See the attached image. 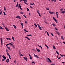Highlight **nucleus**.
<instances>
[{"label":"nucleus","mask_w":65,"mask_h":65,"mask_svg":"<svg viewBox=\"0 0 65 65\" xmlns=\"http://www.w3.org/2000/svg\"><path fill=\"white\" fill-rule=\"evenodd\" d=\"M34 54L35 58H38H38H39V57H38V56L37 55H36Z\"/></svg>","instance_id":"1"},{"label":"nucleus","mask_w":65,"mask_h":65,"mask_svg":"<svg viewBox=\"0 0 65 65\" xmlns=\"http://www.w3.org/2000/svg\"><path fill=\"white\" fill-rule=\"evenodd\" d=\"M53 19H54V20L56 22V23H58L57 20L55 18L53 17Z\"/></svg>","instance_id":"2"},{"label":"nucleus","mask_w":65,"mask_h":65,"mask_svg":"<svg viewBox=\"0 0 65 65\" xmlns=\"http://www.w3.org/2000/svg\"><path fill=\"white\" fill-rule=\"evenodd\" d=\"M16 18L17 19H21V17H20V16L19 15H18L17 16Z\"/></svg>","instance_id":"3"},{"label":"nucleus","mask_w":65,"mask_h":65,"mask_svg":"<svg viewBox=\"0 0 65 65\" xmlns=\"http://www.w3.org/2000/svg\"><path fill=\"white\" fill-rule=\"evenodd\" d=\"M2 57L4 58V60H6V57H5V56L4 55H3L2 56Z\"/></svg>","instance_id":"4"},{"label":"nucleus","mask_w":65,"mask_h":65,"mask_svg":"<svg viewBox=\"0 0 65 65\" xmlns=\"http://www.w3.org/2000/svg\"><path fill=\"white\" fill-rule=\"evenodd\" d=\"M6 62L7 63H8V62H9V59H7L6 60Z\"/></svg>","instance_id":"5"},{"label":"nucleus","mask_w":65,"mask_h":65,"mask_svg":"<svg viewBox=\"0 0 65 65\" xmlns=\"http://www.w3.org/2000/svg\"><path fill=\"white\" fill-rule=\"evenodd\" d=\"M19 8H20V9L21 10H23V9H22V7H21V5H20V4H19Z\"/></svg>","instance_id":"6"},{"label":"nucleus","mask_w":65,"mask_h":65,"mask_svg":"<svg viewBox=\"0 0 65 65\" xmlns=\"http://www.w3.org/2000/svg\"><path fill=\"white\" fill-rule=\"evenodd\" d=\"M49 13H50V14H54V12H51V11H49Z\"/></svg>","instance_id":"7"},{"label":"nucleus","mask_w":65,"mask_h":65,"mask_svg":"<svg viewBox=\"0 0 65 65\" xmlns=\"http://www.w3.org/2000/svg\"><path fill=\"white\" fill-rule=\"evenodd\" d=\"M5 29L6 31H9V30L7 28V27H5Z\"/></svg>","instance_id":"8"},{"label":"nucleus","mask_w":65,"mask_h":65,"mask_svg":"<svg viewBox=\"0 0 65 65\" xmlns=\"http://www.w3.org/2000/svg\"><path fill=\"white\" fill-rule=\"evenodd\" d=\"M6 38V39H7V40H11V39H10L9 38Z\"/></svg>","instance_id":"9"},{"label":"nucleus","mask_w":65,"mask_h":65,"mask_svg":"<svg viewBox=\"0 0 65 65\" xmlns=\"http://www.w3.org/2000/svg\"><path fill=\"white\" fill-rule=\"evenodd\" d=\"M53 47L54 49V50H56V48L55 46L54 45L53 46Z\"/></svg>","instance_id":"10"},{"label":"nucleus","mask_w":65,"mask_h":65,"mask_svg":"<svg viewBox=\"0 0 65 65\" xmlns=\"http://www.w3.org/2000/svg\"><path fill=\"white\" fill-rule=\"evenodd\" d=\"M13 26L14 28V29H16L17 28V27L15 25H13Z\"/></svg>","instance_id":"11"},{"label":"nucleus","mask_w":65,"mask_h":65,"mask_svg":"<svg viewBox=\"0 0 65 65\" xmlns=\"http://www.w3.org/2000/svg\"><path fill=\"white\" fill-rule=\"evenodd\" d=\"M7 48H8V49H9V50L10 51V47L7 46Z\"/></svg>","instance_id":"12"},{"label":"nucleus","mask_w":65,"mask_h":65,"mask_svg":"<svg viewBox=\"0 0 65 65\" xmlns=\"http://www.w3.org/2000/svg\"><path fill=\"white\" fill-rule=\"evenodd\" d=\"M52 25L54 26V27H56V25H55V24H54V23H53L52 24Z\"/></svg>","instance_id":"13"},{"label":"nucleus","mask_w":65,"mask_h":65,"mask_svg":"<svg viewBox=\"0 0 65 65\" xmlns=\"http://www.w3.org/2000/svg\"><path fill=\"white\" fill-rule=\"evenodd\" d=\"M25 38H27V39L28 40H30V39L29 38L27 37H25Z\"/></svg>","instance_id":"14"},{"label":"nucleus","mask_w":65,"mask_h":65,"mask_svg":"<svg viewBox=\"0 0 65 65\" xmlns=\"http://www.w3.org/2000/svg\"><path fill=\"white\" fill-rule=\"evenodd\" d=\"M48 60L50 62H52V61H51V60H50V59H49V58H48Z\"/></svg>","instance_id":"15"},{"label":"nucleus","mask_w":65,"mask_h":65,"mask_svg":"<svg viewBox=\"0 0 65 65\" xmlns=\"http://www.w3.org/2000/svg\"><path fill=\"white\" fill-rule=\"evenodd\" d=\"M12 39L13 40V41H14L15 40H14V37H12Z\"/></svg>","instance_id":"16"},{"label":"nucleus","mask_w":65,"mask_h":65,"mask_svg":"<svg viewBox=\"0 0 65 65\" xmlns=\"http://www.w3.org/2000/svg\"><path fill=\"white\" fill-rule=\"evenodd\" d=\"M61 13H65V11H61Z\"/></svg>","instance_id":"17"},{"label":"nucleus","mask_w":65,"mask_h":65,"mask_svg":"<svg viewBox=\"0 0 65 65\" xmlns=\"http://www.w3.org/2000/svg\"><path fill=\"white\" fill-rule=\"evenodd\" d=\"M37 51L38 52H40V50H39V49H37Z\"/></svg>","instance_id":"18"},{"label":"nucleus","mask_w":65,"mask_h":65,"mask_svg":"<svg viewBox=\"0 0 65 65\" xmlns=\"http://www.w3.org/2000/svg\"><path fill=\"white\" fill-rule=\"evenodd\" d=\"M11 45L12 46V47H13V48H15V47H14V45H13L12 44V45Z\"/></svg>","instance_id":"19"},{"label":"nucleus","mask_w":65,"mask_h":65,"mask_svg":"<svg viewBox=\"0 0 65 65\" xmlns=\"http://www.w3.org/2000/svg\"><path fill=\"white\" fill-rule=\"evenodd\" d=\"M27 36H32V35H31H31L27 34Z\"/></svg>","instance_id":"20"},{"label":"nucleus","mask_w":65,"mask_h":65,"mask_svg":"<svg viewBox=\"0 0 65 65\" xmlns=\"http://www.w3.org/2000/svg\"><path fill=\"white\" fill-rule=\"evenodd\" d=\"M30 5H35V4L34 3H33V4H31V3L30 4Z\"/></svg>","instance_id":"21"},{"label":"nucleus","mask_w":65,"mask_h":65,"mask_svg":"<svg viewBox=\"0 0 65 65\" xmlns=\"http://www.w3.org/2000/svg\"><path fill=\"white\" fill-rule=\"evenodd\" d=\"M24 30L25 31V32H28V31H27L25 29H24Z\"/></svg>","instance_id":"22"},{"label":"nucleus","mask_w":65,"mask_h":65,"mask_svg":"<svg viewBox=\"0 0 65 65\" xmlns=\"http://www.w3.org/2000/svg\"><path fill=\"white\" fill-rule=\"evenodd\" d=\"M34 25L35 26V27H37V25H36V23H35Z\"/></svg>","instance_id":"23"},{"label":"nucleus","mask_w":65,"mask_h":65,"mask_svg":"<svg viewBox=\"0 0 65 65\" xmlns=\"http://www.w3.org/2000/svg\"><path fill=\"white\" fill-rule=\"evenodd\" d=\"M37 12L38 13V14L39 13V10H37Z\"/></svg>","instance_id":"24"},{"label":"nucleus","mask_w":65,"mask_h":65,"mask_svg":"<svg viewBox=\"0 0 65 65\" xmlns=\"http://www.w3.org/2000/svg\"><path fill=\"white\" fill-rule=\"evenodd\" d=\"M23 58L24 59H25V60H27V57H23Z\"/></svg>","instance_id":"25"},{"label":"nucleus","mask_w":65,"mask_h":65,"mask_svg":"<svg viewBox=\"0 0 65 65\" xmlns=\"http://www.w3.org/2000/svg\"><path fill=\"white\" fill-rule=\"evenodd\" d=\"M20 13L21 14H23L24 13V12H22V11L20 12Z\"/></svg>","instance_id":"26"},{"label":"nucleus","mask_w":65,"mask_h":65,"mask_svg":"<svg viewBox=\"0 0 65 65\" xmlns=\"http://www.w3.org/2000/svg\"><path fill=\"white\" fill-rule=\"evenodd\" d=\"M0 29H1L3 30V28H2V26H0Z\"/></svg>","instance_id":"27"},{"label":"nucleus","mask_w":65,"mask_h":65,"mask_svg":"<svg viewBox=\"0 0 65 65\" xmlns=\"http://www.w3.org/2000/svg\"><path fill=\"white\" fill-rule=\"evenodd\" d=\"M51 35H52V36H54V35H53V33H51Z\"/></svg>","instance_id":"28"},{"label":"nucleus","mask_w":65,"mask_h":65,"mask_svg":"<svg viewBox=\"0 0 65 65\" xmlns=\"http://www.w3.org/2000/svg\"><path fill=\"white\" fill-rule=\"evenodd\" d=\"M56 53L58 55H59V52H58L57 51H56Z\"/></svg>","instance_id":"29"},{"label":"nucleus","mask_w":65,"mask_h":65,"mask_svg":"<svg viewBox=\"0 0 65 65\" xmlns=\"http://www.w3.org/2000/svg\"><path fill=\"white\" fill-rule=\"evenodd\" d=\"M37 26H38V28H39L40 27V25H39L38 24H37Z\"/></svg>","instance_id":"30"},{"label":"nucleus","mask_w":65,"mask_h":65,"mask_svg":"<svg viewBox=\"0 0 65 65\" xmlns=\"http://www.w3.org/2000/svg\"><path fill=\"white\" fill-rule=\"evenodd\" d=\"M61 39H63L64 38H63V36H62L61 37Z\"/></svg>","instance_id":"31"},{"label":"nucleus","mask_w":65,"mask_h":65,"mask_svg":"<svg viewBox=\"0 0 65 65\" xmlns=\"http://www.w3.org/2000/svg\"><path fill=\"white\" fill-rule=\"evenodd\" d=\"M4 10L5 11V10H6V8L5 7V6H4Z\"/></svg>","instance_id":"32"},{"label":"nucleus","mask_w":65,"mask_h":65,"mask_svg":"<svg viewBox=\"0 0 65 65\" xmlns=\"http://www.w3.org/2000/svg\"><path fill=\"white\" fill-rule=\"evenodd\" d=\"M45 23V24H46L47 25V24H48L47 23V22H46V21H44Z\"/></svg>","instance_id":"33"},{"label":"nucleus","mask_w":65,"mask_h":65,"mask_svg":"<svg viewBox=\"0 0 65 65\" xmlns=\"http://www.w3.org/2000/svg\"><path fill=\"white\" fill-rule=\"evenodd\" d=\"M60 56H61V57H64V56H65L64 55H62V54H60Z\"/></svg>","instance_id":"34"},{"label":"nucleus","mask_w":65,"mask_h":65,"mask_svg":"<svg viewBox=\"0 0 65 65\" xmlns=\"http://www.w3.org/2000/svg\"><path fill=\"white\" fill-rule=\"evenodd\" d=\"M39 29H40L41 30H42V29H41V27H39Z\"/></svg>","instance_id":"35"},{"label":"nucleus","mask_w":65,"mask_h":65,"mask_svg":"<svg viewBox=\"0 0 65 65\" xmlns=\"http://www.w3.org/2000/svg\"><path fill=\"white\" fill-rule=\"evenodd\" d=\"M27 11H29V8H27Z\"/></svg>","instance_id":"36"},{"label":"nucleus","mask_w":65,"mask_h":65,"mask_svg":"<svg viewBox=\"0 0 65 65\" xmlns=\"http://www.w3.org/2000/svg\"><path fill=\"white\" fill-rule=\"evenodd\" d=\"M2 11H1L0 12V15H1L2 14Z\"/></svg>","instance_id":"37"},{"label":"nucleus","mask_w":65,"mask_h":65,"mask_svg":"<svg viewBox=\"0 0 65 65\" xmlns=\"http://www.w3.org/2000/svg\"><path fill=\"white\" fill-rule=\"evenodd\" d=\"M23 16L24 17H25V18H27V17H26V16L25 15H23Z\"/></svg>","instance_id":"38"},{"label":"nucleus","mask_w":65,"mask_h":65,"mask_svg":"<svg viewBox=\"0 0 65 65\" xmlns=\"http://www.w3.org/2000/svg\"><path fill=\"white\" fill-rule=\"evenodd\" d=\"M21 24L22 26H23V23H21Z\"/></svg>","instance_id":"39"},{"label":"nucleus","mask_w":65,"mask_h":65,"mask_svg":"<svg viewBox=\"0 0 65 65\" xmlns=\"http://www.w3.org/2000/svg\"><path fill=\"white\" fill-rule=\"evenodd\" d=\"M57 34H58L59 35H60V33H59V32H57Z\"/></svg>","instance_id":"40"},{"label":"nucleus","mask_w":65,"mask_h":65,"mask_svg":"<svg viewBox=\"0 0 65 65\" xmlns=\"http://www.w3.org/2000/svg\"><path fill=\"white\" fill-rule=\"evenodd\" d=\"M38 45V46L39 47H41V46H39L38 45Z\"/></svg>","instance_id":"41"},{"label":"nucleus","mask_w":65,"mask_h":65,"mask_svg":"<svg viewBox=\"0 0 65 65\" xmlns=\"http://www.w3.org/2000/svg\"><path fill=\"white\" fill-rule=\"evenodd\" d=\"M38 45V46L39 47H41V46H39L38 45Z\"/></svg>","instance_id":"42"},{"label":"nucleus","mask_w":65,"mask_h":65,"mask_svg":"<svg viewBox=\"0 0 65 65\" xmlns=\"http://www.w3.org/2000/svg\"><path fill=\"white\" fill-rule=\"evenodd\" d=\"M4 15H7L6 14H5V12H4Z\"/></svg>","instance_id":"43"},{"label":"nucleus","mask_w":65,"mask_h":65,"mask_svg":"<svg viewBox=\"0 0 65 65\" xmlns=\"http://www.w3.org/2000/svg\"><path fill=\"white\" fill-rule=\"evenodd\" d=\"M46 9L47 10H49V9L48 8H46Z\"/></svg>","instance_id":"44"},{"label":"nucleus","mask_w":65,"mask_h":65,"mask_svg":"<svg viewBox=\"0 0 65 65\" xmlns=\"http://www.w3.org/2000/svg\"><path fill=\"white\" fill-rule=\"evenodd\" d=\"M29 58H30V59L31 60L32 59V57H31V56L29 57Z\"/></svg>","instance_id":"45"},{"label":"nucleus","mask_w":65,"mask_h":65,"mask_svg":"<svg viewBox=\"0 0 65 65\" xmlns=\"http://www.w3.org/2000/svg\"><path fill=\"white\" fill-rule=\"evenodd\" d=\"M47 35H48V36H50V35H49V34H48V32H47Z\"/></svg>","instance_id":"46"},{"label":"nucleus","mask_w":65,"mask_h":65,"mask_svg":"<svg viewBox=\"0 0 65 65\" xmlns=\"http://www.w3.org/2000/svg\"><path fill=\"white\" fill-rule=\"evenodd\" d=\"M7 55L8 56H9V53H8L7 52Z\"/></svg>","instance_id":"47"},{"label":"nucleus","mask_w":65,"mask_h":65,"mask_svg":"<svg viewBox=\"0 0 65 65\" xmlns=\"http://www.w3.org/2000/svg\"><path fill=\"white\" fill-rule=\"evenodd\" d=\"M5 60L4 59H2V61H4Z\"/></svg>","instance_id":"48"},{"label":"nucleus","mask_w":65,"mask_h":65,"mask_svg":"<svg viewBox=\"0 0 65 65\" xmlns=\"http://www.w3.org/2000/svg\"><path fill=\"white\" fill-rule=\"evenodd\" d=\"M39 14V15L40 17H41V15H40V13L39 14Z\"/></svg>","instance_id":"49"},{"label":"nucleus","mask_w":65,"mask_h":65,"mask_svg":"<svg viewBox=\"0 0 65 65\" xmlns=\"http://www.w3.org/2000/svg\"><path fill=\"white\" fill-rule=\"evenodd\" d=\"M8 45H9V44H11V45H12V44L11 43H10L8 44Z\"/></svg>","instance_id":"50"},{"label":"nucleus","mask_w":65,"mask_h":65,"mask_svg":"<svg viewBox=\"0 0 65 65\" xmlns=\"http://www.w3.org/2000/svg\"><path fill=\"white\" fill-rule=\"evenodd\" d=\"M24 3H25V4H26L27 5H28V3H26V2H24Z\"/></svg>","instance_id":"51"},{"label":"nucleus","mask_w":65,"mask_h":65,"mask_svg":"<svg viewBox=\"0 0 65 65\" xmlns=\"http://www.w3.org/2000/svg\"><path fill=\"white\" fill-rule=\"evenodd\" d=\"M9 59H11V58H10V55H9Z\"/></svg>","instance_id":"52"},{"label":"nucleus","mask_w":65,"mask_h":65,"mask_svg":"<svg viewBox=\"0 0 65 65\" xmlns=\"http://www.w3.org/2000/svg\"><path fill=\"white\" fill-rule=\"evenodd\" d=\"M6 52H8V50L7 49H6Z\"/></svg>","instance_id":"53"},{"label":"nucleus","mask_w":65,"mask_h":65,"mask_svg":"<svg viewBox=\"0 0 65 65\" xmlns=\"http://www.w3.org/2000/svg\"><path fill=\"white\" fill-rule=\"evenodd\" d=\"M1 45H2V41H1Z\"/></svg>","instance_id":"54"},{"label":"nucleus","mask_w":65,"mask_h":65,"mask_svg":"<svg viewBox=\"0 0 65 65\" xmlns=\"http://www.w3.org/2000/svg\"><path fill=\"white\" fill-rule=\"evenodd\" d=\"M16 60H15L14 61V63H15V64H16Z\"/></svg>","instance_id":"55"},{"label":"nucleus","mask_w":65,"mask_h":65,"mask_svg":"<svg viewBox=\"0 0 65 65\" xmlns=\"http://www.w3.org/2000/svg\"><path fill=\"white\" fill-rule=\"evenodd\" d=\"M22 56H23V55L22 54H21L20 55L21 57H22Z\"/></svg>","instance_id":"56"},{"label":"nucleus","mask_w":65,"mask_h":65,"mask_svg":"<svg viewBox=\"0 0 65 65\" xmlns=\"http://www.w3.org/2000/svg\"><path fill=\"white\" fill-rule=\"evenodd\" d=\"M0 39H1V41H2V38H0Z\"/></svg>","instance_id":"57"},{"label":"nucleus","mask_w":65,"mask_h":65,"mask_svg":"<svg viewBox=\"0 0 65 65\" xmlns=\"http://www.w3.org/2000/svg\"><path fill=\"white\" fill-rule=\"evenodd\" d=\"M58 59H61V57H58Z\"/></svg>","instance_id":"58"},{"label":"nucleus","mask_w":65,"mask_h":65,"mask_svg":"<svg viewBox=\"0 0 65 65\" xmlns=\"http://www.w3.org/2000/svg\"><path fill=\"white\" fill-rule=\"evenodd\" d=\"M55 30H58V29H57V28H55Z\"/></svg>","instance_id":"59"},{"label":"nucleus","mask_w":65,"mask_h":65,"mask_svg":"<svg viewBox=\"0 0 65 65\" xmlns=\"http://www.w3.org/2000/svg\"><path fill=\"white\" fill-rule=\"evenodd\" d=\"M46 47H47V48L48 49V47L47 46H46Z\"/></svg>","instance_id":"60"},{"label":"nucleus","mask_w":65,"mask_h":65,"mask_svg":"<svg viewBox=\"0 0 65 65\" xmlns=\"http://www.w3.org/2000/svg\"><path fill=\"white\" fill-rule=\"evenodd\" d=\"M2 25H3L4 26V24H3V22L2 23Z\"/></svg>","instance_id":"61"},{"label":"nucleus","mask_w":65,"mask_h":65,"mask_svg":"<svg viewBox=\"0 0 65 65\" xmlns=\"http://www.w3.org/2000/svg\"><path fill=\"white\" fill-rule=\"evenodd\" d=\"M63 9H60V10H61V11L63 10Z\"/></svg>","instance_id":"62"},{"label":"nucleus","mask_w":65,"mask_h":65,"mask_svg":"<svg viewBox=\"0 0 65 65\" xmlns=\"http://www.w3.org/2000/svg\"><path fill=\"white\" fill-rule=\"evenodd\" d=\"M25 2H27V0H25Z\"/></svg>","instance_id":"63"},{"label":"nucleus","mask_w":65,"mask_h":65,"mask_svg":"<svg viewBox=\"0 0 65 65\" xmlns=\"http://www.w3.org/2000/svg\"><path fill=\"white\" fill-rule=\"evenodd\" d=\"M29 15H30V12L29 13Z\"/></svg>","instance_id":"64"}]
</instances>
